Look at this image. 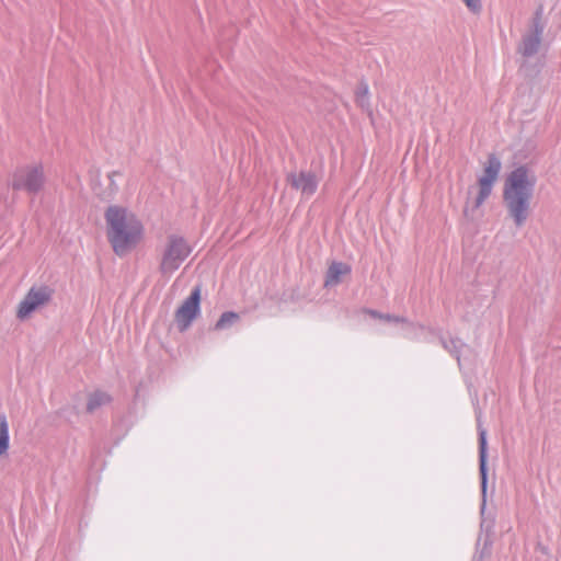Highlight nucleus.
<instances>
[{"mask_svg":"<svg viewBox=\"0 0 561 561\" xmlns=\"http://www.w3.org/2000/svg\"><path fill=\"white\" fill-rule=\"evenodd\" d=\"M46 178L42 164L21 167L12 174L11 186L14 191H25L28 194L38 193L45 184Z\"/></svg>","mask_w":561,"mask_h":561,"instance_id":"20e7f679","label":"nucleus"},{"mask_svg":"<svg viewBox=\"0 0 561 561\" xmlns=\"http://www.w3.org/2000/svg\"><path fill=\"white\" fill-rule=\"evenodd\" d=\"M541 37H542L541 34H537V33H533V32L524 35L522 43L518 46V51L524 57L534 56L539 50V47L541 44Z\"/></svg>","mask_w":561,"mask_h":561,"instance_id":"9b49d317","label":"nucleus"},{"mask_svg":"<svg viewBox=\"0 0 561 561\" xmlns=\"http://www.w3.org/2000/svg\"><path fill=\"white\" fill-rule=\"evenodd\" d=\"M201 287L196 286L191 291V295L183 301V304L175 311V322L178 329L183 332L190 328L193 320L197 317L201 310Z\"/></svg>","mask_w":561,"mask_h":561,"instance_id":"423d86ee","label":"nucleus"},{"mask_svg":"<svg viewBox=\"0 0 561 561\" xmlns=\"http://www.w3.org/2000/svg\"><path fill=\"white\" fill-rule=\"evenodd\" d=\"M541 18H542V8H539L535 15H534V19H533V25H531V32L533 33H537V34H541L543 33V30H545V25L541 21Z\"/></svg>","mask_w":561,"mask_h":561,"instance_id":"f3484780","label":"nucleus"},{"mask_svg":"<svg viewBox=\"0 0 561 561\" xmlns=\"http://www.w3.org/2000/svg\"><path fill=\"white\" fill-rule=\"evenodd\" d=\"M351 267L348 264L343 262H332L328 268L324 286H335L341 282L342 276L348 275Z\"/></svg>","mask_w":561,"mask_h":561,"instance_id":"9d476101","label":"nucleus"},{"mask_svg":"<svg viewBox=\"0 0 561 561\" xmlns=\"http://www.w3.org/2000/svg\"><path fill=\"white\" fill-rule=\"evenodd\" d=\"M442 344L445 350L457 358L460 366V353L461 350L466 348V345L459 339L454 337H450L449 340L442 339Z\"/></svg>","mask_w":561,"mask_h":561,"instance_id":"4468645a","label":"nucleus"},{"mask_svg":"<svg viewBox=\"0 0 561 561\" xmlns=\"http://www.w3.org/2000/svg\"><path fill=\"white\" fill-rule=\"evenodd\" d=\"M536 181L535 174L524 165L513 170L505 179L504 205L518 228L525 225L530 215Z\"/></svg>","mask_w":561,"mask_h":561,"instance_id":"f03ea898","label":"nucleus"},{"mask_svg":"<svg viewBox=\"0 0 561 561\" xmlns=\"http://www.w3.org/2000/svg\"><path fill=\"white\" fill-rule=\"evenodd\" d=\"M240 317L237 312H224L215 324V330L222 331L231 328L239 321Z\"/></svg>","mask_w":561,"mask_h":561,"instance_id":"ddd939ff","label":"nucleus"},{"mask_svg":"<svg viewBox=\"0 0 561 561\" xmlns=\"http://www.w3.org/2000/svg\"><path fill=\"white\" fill-rule=\"evenodd\" d=\"M502 163L495 154L488 157L483 174L478 180V195L472 203V210L478 209L491 195L494 183L496 182Z\"/></svg>","mask_w":561,"mask_h":561,"instance_id":"39448f33","label":"nucleus"},{"mask_svg":"<svg viewBox=\"0 0 561 561\" xmlns=\"http://www.w3.org/2000/svg\"><path fill=\"white\" fill-rule=\"evenodd\" d=\"M465 214H466V216H469V204L468 203H467V206L465 208Z\"/></svg>","mask_w":561,"mask_h":561,"instance_id":"412c9836","label":"nucleus"},{"mask_svg":"<svg viewBox=\"0 0 561 561\" xmlns=\"http://www.w3.org/2000/svg\"><path fill=\"white\" fill-rule=\"evenodd\" d=\"M9 448V426L7 417L0 416V456L7 453Z\"/></svg>","mask_w":561,"mask_h":561,"instance_id":"2eb2a0df","label":"nucleus"},{"mask_svg":"<svg viewBox=\"0 0 561 561\" xmlns=\"http://www.w3.org/2000/svg\"><path fill=\"white\" fill-rule=\"evenodd\" d=\"M111 402V397L106 392L103 391H94L89 396L87 403V411L89 413H93L99 408Z\"/></svg>","mask_w":561,"mask_h":561,"instance_id":"f8f14e48","label":"nucleus"},{"mask_svg":"<svg viewBox=\"0 0 561 561\" xmlns=\"http://www.w3.org/2000/svg\"><path fill=\"white\" fill-rule=\"evenodd\" d=\"M356 102L362 108H368V85L360 84L356 90Z\"/></svg>","mask_w":561,"mask_h":561,"instance_id":"dca6fc26","label":"nucleus"},{"mask_svg":"<svg viewBox=\"0 0 561 561\" xmlns=\"http://www.w3.org/2000/svg\"><path fill=\"white\" fill-rule=\"evenodd\" d=\"M106 237L116 255L123 256L135 249L144 238L140 219L129 209L118 205L106 208L104 214Z\"/></svg>","mask_w":561,"mask_h":561,"instance_id":"f257e3e1","label":"nucleus"},{"mask_svg":"<svg viewBox=\"0 0 561 561\" xmlns=\"http://www.w3.org/2000/svg\"><path fill=\"white\" fill-rule=\"evenodd\" d=\"M468 10L472 13H480L482 10V1L481 0H461Z\"/></svg>","mask_w":561,"mask_h":561,"instance_id":"a211bd4d","label":"nucleus"},{"mask_svg":"<svg viewBox=\"0 0 561 561\" xmlns=\"http://www.w3.org/2000/svg\"><path fill=\"white\" fill-rule=\"evenodd\" d=\"M191 252L192 249L184 238L174 234L168 237L159 266L162 276L169 278L181 266Z\"/></svg>","mask_w":561,"mask_h":561,"instance_id":"7ed1b4c3","label":"nucleus"},{"mask_svg":"<svg viewBox=\"0 0 561 561\" xmlns=\"http://www.w3.org/2000/svg\"><path fill=\"white\" fill-rule=\"evenodd\" d=\"M118 174H119L118 172H113L112 174H110V175H108V178H110V180H111V181H113V178H114L115 175H118Z\"/></svg>","mask_w":561,"mask_h":561,"instance_id":"aec40b11","label":"nucleus"},{"mask_svg":"<svg viewBox=\"0 0 561 561\" xmlns=\"http://www.w3.org/2000/svg\"><path fill=\"white\" fill-rule=\"evenodd\" d=\"M479 469L481 476L482 489V505L481 512L485 508V493H486V431L479 426Z\"/></svg>","mask_w":561,"mask_h":561,"instance_id":"1a4fd4ad","label":"nucleus"},{"mask_svg":"<svg viewBox=\"0 0 561 561\" xmlns=\"http://www.w3.org/2000/svg\"><path fill=\"white\" fill-rule=\"evenodd\" d=\"M51 295L53 290L48 286L32 287L19 305L18 318H27L37 308L46 305Z\"/></svg>","mask_w":561,"mask_h":561,"instance_id":"0eeeda50","label":"nucleus"},{"mask_svg":"<svg viewBox=\"0 0 561 561\" xmlns=\"http://www.w3.org/2000/svg\"><path fill=\"white\" fill-rule=\"evenodd\" d=\"M287 182L290 186L306 197L313 195L318 188L319 178L317 174L309 170H302L300 172H291L287 175Z\"/></svg>","mask_w":561,"mask_h":561,"instance_id":"6e6552de","label":"nucleus"},{"mask_svg":"<svg viewBox=\"0 0 561 561\" xmlns=\"http://www.w3.org/2000/svg\"><path fill=\"white\" fill-rule=\"evenodd\" d=\"M369 314L373 316L374 318H379V319H382V320H387V321H400V319L398 317H392L390 314H380L379 312L375 311V310H369Z\"/></svg>","mask_w":561,"mask_h":561,"instance_id":"6ab92c4d","label":"nucleus"}]
</instances>
